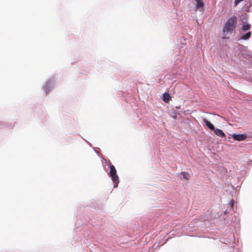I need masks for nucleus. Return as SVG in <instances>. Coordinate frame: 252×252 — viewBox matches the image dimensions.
I'll return each mask as SVG.
<instances>
[{
  "mask_svg": "<svg viewBox=\"0 0 252 252\" xmlns=\"http://www.w3.org/2000/svg\"><path fill=\"white\" fill-rule=\"evenodd\" d=\"M196 3V7L197 8L203 7L204 6V3L202 0H195Z\"/></svg>",
  "mask_w": 252,
  "mask_h": 252,
  "instance_id": "obj_9",
  "label": "nucleus"
},
{
  "mask_svg": "<svg viewBox=\"0 0 252 252\" xmlns=\"http://www.w3.org/2000/svg\"><path fill=\"white\" fill-rule=\"evenodd\" d=\"M243 0H235L234 1L235 6H237V4Z\"/></svg>",
  "mask_w": 252,
  "mask_h": 252,
  "instance_id": "obj_11",
  "label": "nucleus"
},
{
  "mask_svg": "<svg viewBox=\"0 0 252 252\" xmlns=\"http://www.w3.org/2000/svg\"><path fill=\"white\" fill-rule=\"evenodd\" d=\"M247 135L245 134H235L232 135V138L234 140L237 141H243L247 138Z\"/></svg>",
  "mask_w": 252,
  "mask_h": 252,
  "instance_id": "obj_3",
  "label": "nucleus"
},
{
  "mask_svg": "<svg viewBox=\"0 0 252 252\" xmlns=\"http://www.w3.org/2000/svg\"><path fill=\"white\" fill-rule=\"evenodd\" d=\"M171 99V96L167 93H164L163 96V100L165 102H168Z\"/></svg>",
  "mask_w": 252,
  "mask_h": 252,
  "instance_id": "obj_7",
  "label": "nucleus"
},
{
  "mask_svg": "<svg viewBox=\"0 0 252 252\" xmlns=\"http://www.w3.org/2000/svg\"><path fill=\"white\" fill-rule=\"evenodd\" d=\"M252 32H247L246 34L243 35L240 37V39L242 40H248L249 39L251 36Z\"/></svg>",
  "mask_w": 252,
  "mask_h": 252,
  "instance_id": "obj_6",
  "label": "nucleus"
},
{
  "mask_svg": "<svg viewBox=\"0 0 252 252\" xmlns=\"http://www.w3.org/2000/svg\"><path fill=\"white\" fill-rule=\"evenodd\" d=\"M180 174L183 177V178L187 180H189L190 178L189 174L187 172H182Z\"/></svg>",
  "mask_w": 252,
  "mask_h": 252,
  "instance_id": "obj_10",
  "label": "nucleus"
},
{
  "mask_svg": "<svg viewBox=\"0 0 252 252\" xmlns=\"http://www.w3.org/2000/svg\"><path fill=\"white\" fill-rule=\"evenodd\" d=\"M251 28V25L250 24H247L246 25H243L241 28V30L243 31H247L250 30Z\"/></svg>",
  "mask_w": 252,
  "mask_h": 252,
  "instance_id": "obj_8",
  "label": "nucleus"
},
{
  "mask_svg": "<svg viewBox=\"0 0 252 252\" xmlns=\"http://www.w3.org/2000/svg\"><path fill=\"white\" fill-rule=\"evenodd\" d=\"M109 165L110 167L109 176L115 184L114 187H117L119 183V177L117 174L116 169L115 166L111 164V163L109 164Z\"/></svg>",
  "mask_w": 252,
  "mask_h": 252,
  "instance_id": "obj_2",
  "label": "nucleus"
},
{
  "mask_svg": "<svg viewBox=\"0 0 252 252\" xmlns=\"http://www.w3.org/2000/svg\"><path fill=\"white\" fill-rule=\"evenodd\" d=\"M237 23V18L235 16H232L230 18L225 24L223 29V34L225 35L228 33H231L236 28Z\"/></svg>",
  "mask_w": 252,
  "mask_h": 252,
  "instance_id": "obj_1",
  "label": "nucleus"
},
{
  "mask_svg": "<svg viewBox=\"0 0 252 252\" xmlns=\"http://www.w3.org/2000/svg\"><path fill=\"white\" fill-rule=\"evenodd\" d=\"M230 205H231V207L232 208L234 204V200H232L230 201Z\"/></svg>",
  "mask_w": 252,
  "mask_h": 252,
  "instance_id": "obj_12",
  "label": "nucleus"
},
{
  "mask_svg": "<svg viewBox=\"0 0 252 252\" xmlns=\"http://www.w3.org/2000/svg\"><path fill=\"white\" fill-rule=\"evenodd\" d=\"M45 91H46V93H47L48 89H47V86H45Z\"/></svg>",
  "mask_w": 252,
  "mask_h": 252,
  "instance_id": "obj_13",
  "label": "nucleus"
},
{
  "mask_svg": "<svg viewBox=\"0 0 252 252\" xmlns=\"http://www.w3.org/2000/svg\"><path fill=\"white\" fill-rule=\"evenodd\" d=\"M215 134L220 137H224L225 136V134L222 131V130L219 128H214L213 130Z\"/></svg>",
  "mask_w": 252,
  "mask_h": 252,
  "instance_id": "obj_4",
  "label": "nucleus"
},
{
  "mask_svg": "<svg viewBox=\"0 0 252 252\" xmlns=\"http://www.w3.org/2000/svg\"><path fill=\"white\" fill-rule=\"evenodd\" d=\"M203 122L206 124V125L208 127L209 129L212 130H213L215 128L213 124H212L209 121H208L206 119L203 118Z\"/></svg>",
  "mask_w": 252,
  "mask_h": 252,
  "instance_id": "obj_5",
  "label": "nucleus"
}]
</instances>
